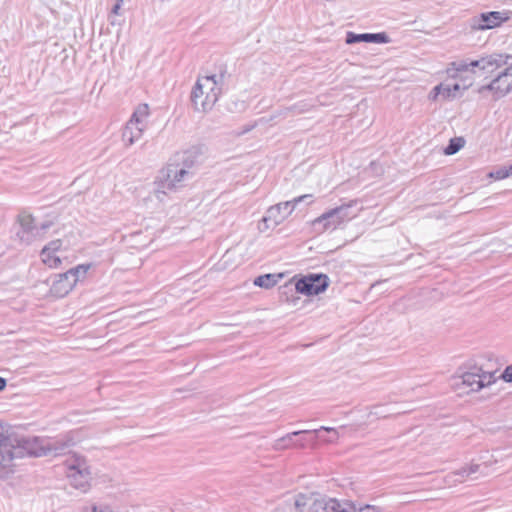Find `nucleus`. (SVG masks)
I'll return each mask as SVG.
<instances>
[{"label":"nucleus","mask_w":512,"mask_h":512,"mask_svg":"<svg viewBox=\"0 0 512 512\" xmlns=\"http://www.w3.org/2000/svg\"><path fill=\"white\" fill-rule=\"evenodd\" d=\"M512 61V56L508 54L493 53L481 57L477 60L462 59L451 63L455 72L462 74H472L477 78H490L503 66Z\"/></svg>","instance_id":"1"},{"label":"nucleus","mask_w":512,"mask_h":512,"mask_svg":"<svg viewBox=\"0 0 512 512\" xmlns=\"http://www.w3.org/2000/svg\"><path fill=\"white\" fill-rule=\"evenodd\" d=\"M28 456L58 457L67 454L80 440L78 431H70L58 438H27Z\"/></svg>","instance_id":"2"},{"label":"nucleus","mask_w":512,"mask_h":512,"mask_svg":"<svg viewBox=\"0 0 512 512\" xmlns=\"http://www.w3.org/2000/svg\"><path fill=\"white\" fill-rule=\"evenodd\" d=\"M224 74L202 76L191 92V101L196 111L207 112L213 108L222 94Z\"/></svg>","instance_id":"3"},{"label":"nucleus","mask_w":512,"mask_h":512,"mask_svg":"<svg viewBox=\"0 0 512 512\" xmlns=\"http://www.w3.org/2000/svg\"><path fill=\"white\" fill-rule=\"evenodd\" d=\"M27 438H19L7 433L0 436V478H6L13 473L17 459L28 456Z\"/></svg>","instance_id":"4"},{"label":"nucleus","mask_w":512,"mask_h":512,"mask_svg":"<svg viewBox=\"0 0 512 512\" xmlns=\"http://www.w3.org/2000/svg\"><path fill=\"white\" fill-rule=\"evenodd\" d=\"M496 381L493 373L481 367L472 366L468 370L454 375L451 379L453 390L459 395H468L490 386Z\"/></svg>","instance_id":"5"},{"label":"nucleus","mask_w":512,"mask_h":512,"mask_svg":"<svg viewBox=\"0 0 512 512\" xmlns=\"http://www.w3.org/2000/svg\"><path fill=\"white\" fill-rule=\"evenodd\" d=\"M356 203L355 200H352L321 214L312 222L315 231L317 233H324L326 231H334L346 225L357 216V212L352 211Z\"/></svg>","instance_id":"6"},{"label":"nucleus","mask_w":512,"mask_h":512,"mask_svg":"<svg viewBox=\"0 0 512 512\" xmlns=\"http://www.w3.org/2000/svg\"><path fill=\"white\" fill-rule=\"evenodd\" d=\"M192 177V171L186 170L170 159L169 163L161 171L159 182L160 189L155 192V196L161 199V195L165 194V190L176 191L182 188Z\"/></svg>","instance_id":"7"},{"label":"nucleus","mask_w":512,"mask_h":512,"mask_svg":"<svg viewBox=\"0 0 512 512\" xmlns=\"http://www.w3.org/2000/svg\"><path fill=\"white\" fill-rule=\"evenodd\" d=\"M299 512H350L348 501H339L335 498L312 497L299 495L295 500Z\"/></svg>","instance_id":"8"},{"label":"nucleus","mask_w":512,"mask_h":512,"mask_svg":"<svg viewBox=\"0 0 512 512\" xmlns=\"http://www.w3.org/2000/svg\"><path fill=\"white\" fill-rule=\"evenodd\" d=\"M67 477L70 484L83 492L88 491L92 480L90 465L84 456L73 454L66 461Z\"/></svg>","instance_id":"9"},{"label":"nucleus","mask_w":512,"mask_h":512,"mask_svg":"<svg viewBox=\"0 0 512 512\" xmlns=\"http://www.w3.org/2000/svg\"><path fill=\"white\" fill-rule=\"evenodd\" d=\"M148 116L149 106L147 104H140L135 109L122 132V140L126 146L133 145L142 137L144 130L147 128Z\"/></svg>","instance_id":"10"},{"label":"nucleus","mask_w":512,"mask_h":512,"mask_svg":"<svg viewBox=\"0 0 512 512\" xmlns=\"http://www.w3.org/2000/svg\"><path fill=\"white\" fill-rule=\"evenodd\" d=\"M490 91L495 99H500L512 91V61L496 72L495 77L478 89V93L484 94Z\"/></svg>","instance_id":"11"},{"label":"nucleus","mask_w":512,"mask_h":512,"mask_svg":"<svg viewBox=\"0 0 512 512\" xmlns=\"http://www.w3.org/2000/svg\"><path fill=\"white\" fill-rule=\"evenodd\" d=\"M312 198L313 196L311 194H305L290 201L273 205L267 210L266 215L263 217V222L267 223L270 221L274 226H277L292 214L299 203L306 202L307 204H311L313 202Z\"/></svg>","instance_id":"12"},{"label":"nucleus","mask_w":512,"mask_h":512,"mask_svg":"<svg viewBox=\"0 0 512 512\" xmlns=\"http://www.w3.org/2000/svg\"><path fill=\"white\" fill-rule=\"evenodd\" d=\"M329 285V278L325 274H309L298 279L295 289L298 293L307 296L318 295L324 292Z\"/></svg>","instance_id":"13"},{"label":"nucleus","mask_w":512,"mask_h":512,"mask_svg":"<svg viewBox=\"0 0 512 512\" xmlns=\"http://www.w3.org/2000/svg\"><path fill=\"white\" fill-rule=\"evenodd\" d=\"M460 74L456 72V77L463 79V84L454 83L452 85L449 84H441L436 86L433 91L435 92V97L437 95H442L444 98L456 97L457 92L459 90H466L472 85V78L468 77L467 74Z\"/></svg>","instance_id":"14"},{"label":"nucleus","mask_w":512,"mask_h":512,"mask_svg":"<svg viewBox=\"0 0 512 512\" xmlns=\"http://www.w3.org/2000/svg\"><path fill=\"white\" fill-rule=\"evenodd\" d=\"M75 286V280L71 279L67 272L55 275L50 292L53 296L61 298L66 296Z\"/></svg>","instance_id":"15"},{"label":"nucleus","mask_w":512,"mask_h":512,"mask_svg":"<svg viewBox=\"0 0 512 512\" xmlns=\"http://www.w3.org/2000/svg\"><path fill=\"white\" fill-rule=\"evenodd\" d=\"M200 155V148L194 146L183 152L175 154L171 160H173L175 163H178L179 166L185 168L186 170L192 171V168L198 162Z\"/></svg>","instance_id":"16"},{"label":"nucleus","mask_w":512,"mask_h":512,"mask_svg":"<svg viewBox=\"0 0 512 512\" xmlns=\"http://www.w3.org/2000/svg\"><path fill=\"white\" fill-rule=\"evenodd\" d=\"M345 42L347 44H355L360 42L368 43H388L389 37L386 33H362L347 32Z\"/></svg>","instance_id":"17"},{"label":"nucleus","mask_w":512,"mask_h":512,"mask_svg":"<svg viewBox=\"0 0 512 512\" xmlns=\"http://www.w3.org/2000/svg\"><path fill=\"white\" fill-rule=\"evenodd\" d=\"M481 465L472 463L468 466L462 467L457 471L451 472L445 477V482L448 485H454L456 483H462L471 475L480 471Z\"/></svg>","instance_id":"18"},{"label":"nucleus","mask_w":512,"mask_h":512,"mask_svg":"<svg viewBox=\"0 0 512 512\" xmlns=\"http://www.w3.org/2000/svg\"><path fill=\"white\" fill-rule=\"evenodd\" d=\"M507 19L508 17L505 16V14L502 12L493 11L489 13H483L481 15V23L479 24L478 28L482 30L492 29Z\"/></svg>","instance_id":"19"},{"label":"nucleus","mask_w":512,"mask_h":512,"mask_svg":"<svg viewBox=\"0 0 512 512\" xmlns=\"http://www.w3.org/2000/svg\"><path fill=\"white\" fill-rule=\"evenodd\" d=\"M283 277L282 274H265L255 278L254 285L269 289L275 286Z\"/></svg>","instance_id":"20"},{"label":"nucleus","mask_w":512,"mask_h":512,"mask_svg":"<svg viewBox=\"0 0 512 512\" xmlns=\"http://www.w3.org/2000/svg\"><path fill=\"white\" fill-rule=\"evenodd\" d=\"M91 268V264H80L74 268L69 269L67 272L71 279L75 280V284L85 278L87 272Z\"/></svg>","instance_id":"21"},{"label":"nucleus","mask_w":512,"mask_h":512,"mask_svg":"<svg viewBox=\"0 0 512 512\" xmlns=\"http://www.w3.org/2000/svg\"><path fill=\"white\" fill-rule=\"evenodd\" d=\"M308 433H311V431L310 430H299V431H294L292 433H288L284 437L276 440V442L274 444V448L276 450L287 448L289 446L293 436H298L300 434H308Z\"/></svg>","instance_id":"22"},{"label":"nucleus","mask_w":512,"mask_h":512,"mask_svg":"<svg viewBox=\"0 0 512 512\" xmlns=\"http://www.w3.org/2000/svg\"><path fill=\"white\" fill-rule=\"evenodd\" d=\"M465 144L463 137H455L450 139L449 144L444 149L446 155L456 154Z\"/></svg>","instance_id":"23"},{"label":"nucleus","mask_w":512,"mask_h":512,"mask_svg":"<svg viewBox=\"0 0 512 512\" xmlns=\"http://www.w3.org/2000/svg\"><path fill=\"white\" fill-rule=\"evenodd\" d=\"M310 431H311V433H315V434H319L321 431H325V432L332 434L330 437L322 438V441H324L325 443H334L340 436L339 431L333 427L321 426L318 429H314V430H310Z\"/></svg>","instance_id":"24"},{"label":"nucleus","mask_w":512,"mask_h":512,"mask_svg":"<svg viewBox=\"0 0 512 512\" xmlns=\"http://www.w3.org/2000/svg\"><path fill=\"white\" fill-rule=\"evenodd\" d=\"M19 220L23 234L33 232L35 229L34 218L31 215L23 214L20 216Z\"/></svg>","instance_id":"25"},{"label":"nucleus","mask_w":512,"mask_h":512,"mask_svg":"<svg viewBox=\"0 0 512 512\" xmlns=\"http://www.w3.org/2000/svg\"><path fill=\"white\" fill-rule=\"evenodd\" d=\"M348 507H350V512H386L383 508L375 505H365L357 508L355 504L350 501H348Z\"/></svg>","instance_id":"26"},{"label":"nucleus","mask_w":512,"mask_h":512,"mask_svg":"<svg viewBox=\"0 0 512 512\" xmlns=\"http://www.w3.org/2000/svg\"><path fill=\"white\" fill-rule=\"evenodd\" d=\"M42 261L50 268H57L61 264V259L55 253L41 254Z\"/></svg>","instance_id":"27"},{"label":"nucleus","mask_w":512,"mask_h":512,"mask_svg":"<svg viewBox=\"0 0 512 512\" xmlns=\"http://www.w3.org/2000/svg\"><path fill=\"white\" fill-rule=\"evenodd\" d=\"M62 246V241L60 239L53 240L50 243H48L41 251V254H47V253H56Z\"/></svg>","instance_id":"28"},{"label":"nucleus","mask_w":512,"mask_h":512,"mask_svg":"<svg viewBox=\"0 0 512 512\" xmlns=\"http://www.w3.org/2000/svg\"><path fill=\"white\" fill-rule=\"evenodd\" d=\"M489 176L494 178V179H497V180H502V179L508 178L509 177V173H508L507 165L498 167L497 169L492 171L489 174Z\"/></svg>","instance_id":"29"},{"label":"nucleus","mask_w":512,"mask_h":512,"mask_svg":"<svg viewBox=\"0 0 512 512\" xmlns=\"http://www.w3.org/2000/svg\"><path fill=\"white\" fill-rule=\"evenodd\" d=\"M502 378L506 382H512V364L507 366L502 374Z\"/></svg>","instance_id":"30"},{"label":"nucleus","mask_w":512,"mask_h":512,"mask_svg":"<svg viewBox=\"0 0 512 512\" xmlns=\"http://www.w3.org/2000/svg\"><path fill=\"white\" fill-rule=\"evenodd\" d=\"M86 512H111L107 507H97L96 505H93L89 510Z\"/></svg>","instance_id":"31"},{"label":"nucleus","mask_w":512,"mask_h":512,"mask_svg":"<svg viewBox=\"0 0 512 512\" xmlns=\"http://www.w3.org/2000/svg\"><path fill=\"white\" fill-rule=\"evenodd\" d=\"M7 385V381L5 378L0 377V391L4 390Z\"/></svg>","instance_id":"32"},{"label":"nucleus","mask_w":512,"mask_h":512,"mask_svg":"<svg viewBox=\"0 0 512 512\" xmlns=\"http://www.w3.org/2000/svg\"><path fill=\"white\" fill-rule=\"evenodd\" d=\"M119 9H120V3H119V2H117V3L114 5V7H113L112 12H113L114 14H118V10H119Z\"/></svg>","instance_id":"33"},{"label":"nucleus","mask_w":512,"mask_h":512,"mask_svg":"<svg viewBox=\"0 0 512 512\" xmlns=\"http://www.w3.org/2000/svg\"><path fill=\"white\" fill-rule=\"evenodd\" d=\"M496 462H497V460H494V461L487 460V461H485V462L483 463V465L487 468V467L491 466V465H492V463H496Z\"/></svg>","instance_id":"34"},{"label":"nucleus","mask_w":512,"mask_h":512,"mask_svg":"<svg viewBox=\"0 0 512 512\" xmlns=\"http://www.w3.org/2000/svg\"><path fill=\"white\" fill-rule=\"evenodd\" d=\"M509 177L512 176V164L507 165Z\"/></svg>","instance_id":"35"},{"label":"nucleus","mask_w":512,"mask_h":512,"mask_svg":"<svg viewBox=\"0 0 512 512\" xmlns=\"http://www.w3.org/2000/svg\"><path fill=\"white\" fill-rule=\"evenodd\" d=\"M250 130H251V127H247V128H246L244 131H242L240 134H244V133H246V132H248V131H250Z\"/></svg>","instance_id":"36"},{"label":"nucleus","mask_w":512,"mask_h":512,"mask_svg":"<svg viewBox=\"0 0 512 512\" xmlns=\"http://www.w3.org/2000/svg\"><path fill=\"white\" fill-rule=\"evenodd\" d=\"M299 447L303 448L305 447L304 443L300 442L299 444H297Z\"/></svg>","instance_id":"37"},{"label":"nucleus","mask_w":512,"mask_h":512,"mask_svg":"<svg viewBox=\"0 0 512 512\" xmlns=\"http://www.w3.org/2000/svg\"><path fill=\"white\" fill-rule=\"evenodd\" d=\"M123 0H118L117 2L121 3Z\"/></svg>","instance_id":"38"}]
</instances>
